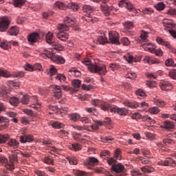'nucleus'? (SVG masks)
Wrapping results in <instances>:
<instances>
[{"label":"nucleus","mask_w":176,"mask_h":176,"mask_svg":"<svg viewBox=\"0 0 176 176\" xmlns=\"http://www.w3.org/2000/svg\"><path fill=\"white\" fill-rule=\"evenodd\" d=\"M19 27L17 26H12L10 30L8 31L9 35L16 36L19 34Z\"/></svg>","instance_id":"obj_28"},{"label":"nucleus","mask_w":176,"mask_h":176,"mask_svg":"<svg viewBox=\"0 0 176 176\" xmlns=\"http://www.w3.org/2000/svg\"><path fill=\"white\" fill-rule=\"evenodd\" d=\"M162 128L170 131V130H173V129H175V125L174 124V122L170 120H166L163 122Z\"/></svg>","instance_id":"obj_19"},{"label":"nucleus","mask_w":176,"mask_h":176,"mask_svg":"<svg viewBox=\"0 0 176 176\" xmlns=\"http://www.w3.org/2000/svg\"><path fill=\"white\" fill-rule=\"evenodd\" d=\"M54 8H57L58 9H60V10H64L65 8H67V5L61 1H56L54 3Z\"/></svg>","instance_id":"obj_30"},{"label":"nucleus","mask_w":176,"mask_h":176,"mask_svg":"<svg viewBox=\"0 0 176 176\" xmlns=\"http://www.w3.org/2000/svg\"><path fill=\"white\" fill-rule=\"evenodd\" d=\"M168 76H170L171 79H174L175 80H176V69L170 70L168 72Z\"/></svg>","instance_id":"obj_61"},{"label":"nucleus","mask_w":176,"mask_h":176,"mask_svg":"<svg viewBox=\"0 0 176 176\" xmlns=\"http://www.w3.org/2000/svg\"><path fill=\"white\" fill-rule=\"evenodd\" d=\"M118 159L115 158L114 157H107V163L109 166H115L116 164V162Z\"/></svg>","instance_id":"obj_31"},{"label":"nucleus","mask_w":176,"mask_h":176,"mask_svg":"<svg viewBox=\"0 0 176 176\" xmlns=\"http://www.w3.org/2000/svg\"><path fill=\"white\" fill-rule=\"evenodd\" d=\"M20 150H14L11 151V154L9 155L10 163L6 166V169L9 171H13L14 170V164H17L19 162V157L17 155H20Z\"/></svg>","instance_id":"obj_3"},{"label":"nucleus","mask_w":176,"mask_h":176,"mask_svg":"<svg viewBox=\"0 0 176 176\" xmlns=\"http://www.w3.org/2000/svg\"><path fill=\"white\" fill-rule=\"evenodd\" d=\"M159 86L164 91H168L173 89V85L168 81H161Z\"/></svg>","instance_id":"obj_13"},{"label":"nucleus","mask_w":176,"mask_h":176,"mask_svg":"<svg viewBox=\"0 0 176 176\" xmlns=\"http://www.w3.org/2000/svg\"><path fill=\"white\" fill-rule=\"evenodd\" d=\"M25 3V0H14V6L15 8H21Z\"/></svg>","instance_id":"obj_39"},{"label":"nucleus","mask_w":176,"mask_h":176,"mask_svg":"<svg viewBox=\"0 0 176 176\" xmlns=\"http://www.w3.org/2000/svg\"><path fill=\"white\" fill-rule=\"evenodd\" d=\"M8 138H9V135L0 134V145H2V144H5V142L8 141Z\"/></svg>","instance_id":"obj_51"},{"label":"nucleus","mask_w":176,"mask_h":176,"mask_svg":"<svg viewBox=\"0 0 176 176\" xmlns=\"http://www.w3.org/2000/svg\"><path fill=\"white\" fill-rule=\"evenodd\" d=\"M111 113H118L120 116H126L127 115V109L125 108H118L117 107L113 106L110 109Z\"/></svg>","instance_id":"obj_11"},{"label":"nucleus","mask_w":176,"mask_h":176,"mask_svg":"<svg viewBox=\"0 0 176 176\" xmlns=\"http://www.w3.org/2000/svg\"><path fill=\"white\" fill-rule=\"evenodd\" d=\"M109 68L111 71H116V69H119V68H120V65L118 63H110Z\"/></svg>","instance_id":"obj_58"},{"label":"nucleus","mask_w":176,"mask_h":176,"mask_svg":"<svg viewBox=\"0 0 176 176\" xmlns=\"http://www.w3.org/2000/svg\"><path fill=\"white\" fill-rule=\"evenodd\" d=\"M161 116L163 119H168V118H170L176 122V114H173L170 116V114L162 113Z\"/></svg>","instance_id":"obj_43"},{"label":"nucleus","mask_w":176,"mask_h":176,"mask_svg":"<svg viewBox=\"0 0 176 176\" xmlns=\"http://www.w3.org/2000/svg\"><path fill=\"white\" fill-rule=\"evenodd\" d=\"M84 65L87 67L88 71L91 72L92 74H99V75H106L107 74V67L105 65H98L97 63H91V60L89 58H85L82 61Z\"/></svg>","instance_id":"obj_2"},{"label":"nucleus","mask_w":176,"mask_h":176,"mask_svg":"<svg viewBox=\"0 0 176 176\" xmlns=\"http://www.w3.org/2000/svg\"><path fill=\"white\" fill-rule=\"evenodd\" d=\"M121 43L124 46H129L130 44V41H129V38L124 37L121 39Z\"/></svg>","instance_id":"obj_62"},{"label":"nucleus","mask_w":176,"mask_h":176,"mask_svg":"<svg viewBox=\"0 0 176 176\" xmlns=\"http://www.w3.org/2000/svg\"><path fill=\"white\" fill-rule=\"evenodd\" d=\"M0 163L1 164H3V166H9V162H8V159L5 157L4 156L0 155Z\"/></svg>","instance_id":"obj_53"},{"label":"nucleus","mask_w":176,"mask_h":176,"mask_svg":"<svg viewBox=\"0 0 176 176\" xmlns=\"http://www.w3.org/2000/svg\"><path fill=\"white\" fill-rule=\"evenodd\" d=\"M125 59L129 64H131L133 63H137V60L134 58V56L129 54L125 56Z\"/></svg>","instance_id":"obj_33"},{"label":"nucleus","mask_w":176,"mask_h":176,"mask_svg":"<svg viewBox=\"0 0 176 176\" xmlns=\"http://www.w3.org/2000/svg\"><path fill=\"white\" fill-rule=\"evenodd\" d=\"M65 24H59L58 25V29L59 30V32L56 34V36L58 39L60 41H63L65 42L68 39V34L67 32H64V31H68L69 30V27H72L74 24H75V21L71 19L69 16H66L65 19Z\"/></svg>","instance_id":"obj_1"},{"label":"nucleus","mask_w":176,"mask_h":176,"mask_svg":"<svg viewBox=\"0 0 176 176\" xmlns=\"http://www.w3.org/2000/svg\"><path fill=\"white\" fill-rule=\"evenodd\" d=\"M56 79L57 80H59V82H60V83H63V82H65L67 77H65V76L64 74H59L56 76Z\"/></svg>","instance_id":"obj_54"},{"label":"nucleus","mask_w":176,"mask_h":176,"mask_svg":"<svg viewBox=\"0 0 176 176\" xmlns=\"http://www.w3.org/2000/svg\"><path fill=\"white\" fill-rule=\"evenodd\" d=\"M55 50L56 49H54V47H53V49L51 50L44 49V50L43 51V53H41V56L44 57V58H51L52 60V58L54 56V53H53V52H54Z\"/></svg>","instance_id":"obj_18"},{"label":"nucleus","mask_w":176,"mask_h":176,"mask_svg":"<svg viewBox=\"0 0 176 176\" xmlns=\"http://www.w3.org/2000/svg\"><path fill=\"white\" fill-rule=\"evenodd\" d=\"M74 174L75 176H90L89 173H87L85 171L76 170L74 171Z\"/></svg>","instance_id":"obj_41"},{"label":"nucleus","mask_w":176,"mask_h":176,"mask_svg":"<svg viewBox=\"0 0 176 176\" xmlns=\"http://www.w3.org/2000/svg\"><path fill=\"white\" fill-rule=\"evenodd\" d=\"M72 149H74V151H80L82 149V145L78 143H74L72 144Z\"/></svg>","instance_id":"obj_60"},{"label":"nucleus","mask_w":176,"mask_h":176,"mask_svg":"<svg viewBox=\"0 0 176 176\" xmlns=\"http://www.w3.org/2000/svg\"><path fill=\"white\" fill-rule=\"evenodd\" d=\"M148 112L151 113V115H157V113L160 112V110L159 109V108L154 107L150 108L148 109Z\"/></svg>","instance_id":"obj_52"},{"label":"nucleus","mask_w":176,"mask_h":176,"mask_svg":"<svg viewBox=\"0 0 176 176\" xmlns=\"http://www.w3.org/2000/svg\"><path fill=\"white\" fill-rule=\"evenodd\" d=\"M7 100H9L10 104L13 105L14 107H17V105L20 104V99H19V98L15 96H12V97L8 96V98H7Z\"/></svg>","instance_id":"obj_24"},{"label":"nucleus","mask_w":176,"mask_h":176,"mask_svg":"<svg viewBox=\"0 0 176 176\" xmlns=\"http://www.w3.org/2000/svg\"><path fill=\"white\" fill-rule=\"evenodd\" d=\"M100 9L102 12H103V13L104 14V16H109V14H111V12L113 10V6H108L104 3V4L100 6Z\"/></svg>","instance_id":"obj_14"},{"label":"nucleus","mask_w":176,"mask_h":176,"mask_svg":"<svg viewBox=\"0 0 176 176\" xmlns=\"http://www.w3.org/2000/svg\"><path fill=\"white\" fill-rule=\"evenodd\" d=\"M51 126L53 129H61L64 124L60 122H52Z\"/></svg>","instance_id":"obj_44"},{"label":"nucleus","mask_w":176,"mask_h":176,"mask_svg":"<svg viewBox=\"0 0 176 176\" xmlns=\"http://www.w3.org/2000/svg\"><path fill=\"white\" fill-rule=\"evenodd\" d=\"M143 122H147L150 123V124H155L156 122L152 119V118L149 117V116H144L142 118Z\"/></svg>","instance_id":"obj_34"},{"label":"nucleus","mask_w":176,"mask_h":176,"mask_svg":"<svg viewBox=\"0 0 176 176\" xmlns=\"http://www.w3.org/2000/svg\"><path fill=\"white\" fill-rule=\"evenodd\" d=\"M8 148H12V149H17L20 146V142L16 139H10L7 143Z\"/></svg>","instance_id":"obj_16"},{"label":"nucleus","mask_w":176,"mask_h":176,"mask_svg":"<svg viewBox=\"0 0 176 176\" xmlns=\"http://www.w3.org/2000/svg\"><path fill=\"white\" fill-rule=\"evenodd\" d=\"M52 91L54 93V96L56 98H61L63 96V91H61V86L60 85H54L52 87Z\"/></svg>","instance_id":"obj_12"},{"label":"nucleus","mask_w":176,"mask_h":176,"mask_svg":"<svg viewBox=\"0 0 176 176\" xmlns=\"http://www.w3.org/2000/svg\"><path fill=\"white\" fill-rule=\"evenodd\" d=\"M34 173L36 176H47V174L43 171L36 170Z\"/></svg>","instance_id":"obj_64"},{"label":"nucleus","mask_w":176,"mask_h":176,"mask_svg":"<svg viewBox=\"0 0 176 176\" xmlns=\"http://www.w3.org/2000/svg\"><path fill=\"white\" fill-rule=\"evenodd\" d=\"M102 103V100L99 99H93L91 102V105H94V107H101Z\"/></svg>","instance_id":"obj_46"},{"label":"nucleus","mask_w":176,"mask_h":176,"mask_svg":"<svg viewBox=\"0 0 176 176\" xmlns=\"http://www.w3.org/2000/svg\"><path fill=\"white\" fill-rule=\"evenodd\" d=\"M142 171L144 173H152L153 171V168H150L149 166H144L142 168Z\"/></svg>","instance_id":"obj_63"},{"label":"nucleus","mask_w":176,"mask_h":176,"mask_svg":"<svg viewBox=\"0 0 176 176\" xmlns=\"http://www.w3.org/2000/svg\"><path fill=\"white\" fill-rule=\"evenodd\" d=\"M160 164L161 166H175L176 162H175V161H174V160H173L172 158L169 157V158H166L164 161H161L160 162Z\"/></svg>","instance_id":"obj_20"},{"label":"nucleus","mask_w":176,"mask_h":176,"mask_svg":"<svg viewBox=\"0 0 176 176\" xmlns=\"http://www.w3.org/2000/svg\"><path fill=\"white\" fill-rule=\"evenodd\" d=\"M98 42L100 45H105V43H108V38L105 36V34H102L99 36L98 38Z\"/></svg>","instance_id":"obj_29"},{"label":"nucleus","mask_w":176,"mask_h":176,"mask_svg":"<svg viewBox=\"0 0 176 176\" xmlns=\"http://www.w3.org/2000/svg\"><path fill=\"white\" fill-rule=\"evenodd\" d=\"M53 33L52 32H48L46 34V42L49 45H51L52 46L54 47V49L56 50V52H61L63 49H64V47L61 45V44H58V43H56L54 39L53 38Z\"/></svg>","instance_id":"obj_4"},{"label":"nucleus","mask_w":176,"mask_h":176,"mask_svg":"<svg viewBox=\"0 0 176 176\" xmlns=\"http://www.w3.org/2000/svg\"><path fill=\"white\" fill-rule=\"evenodd\" d=\"M0 123H4L3 126L8 127V126H9V119H8L6 117L0 116Z\"/></svg>","instance_id":"obj_47"},{"label":"nucleus","mask_w":176,"mask_h":176,"mask_svg":"<svg viewBox=\"0 0 176 176\" xmlns=\"http://www.w3.org/2000/svg\"><path fill=\"white\" fill-rule=\"evenodd\" d=\"M143 47L144 50H147V52H150L151 53H154L156 56L159 57H162L163 56V51L161 49H155L154 47H151V43L143 44Z\"/></svg>","instance_id":"obj_7"},{"label":"nucleus","mask_w":176,"mask_h":176,"mask_svg":"<svg viewBox=\"0 0 176 176\" xmlns=\"http://www.w3.org/2000/svg\"><path fill=\"white\" fill-rule=\"evenodd\" d=\"M9 91L8 88L5 86L0 87V97H3V98H9Z\"/></svg>","instance_id":"obj_23"},{"label":"nucleus","mask_w":176,"mask_h":176,"mask_svg":"<svg viewBox=\"0 0 176 176\" xmlns=\"http://www.w3.org/2000/svg\"><path fill=\"white\" fill-rule=\"evenodd\" d=\"M54 63H56V64H64L65 63V59L63 56L54 54L52 58L51 59Z\"/></svg>","instance_id":"obj_21"},{"label":"nucleus","mask_w":176,"mask_h":176,"mask_svg":"<svg viewBox=\"0 0 176 176\" xmlns=\"http://www.w3.org/2000/svg\"><path fill=\"white\" fill-rule=\"evenodd\" d=\"M111 170L117 174H120V173H124V166L122 164H116L111 166Z\"/></svg>","instance_id":"obj_15"},{"label":"nucleus","mask_w":176,"mask_h":176,"mask_svg":"<svg viewBox=\"0 0 176 176\" xmlns=\"http://www.w3.org/2000/svg\"><path fill=\"white\" fill-rule=\"evenodd\" d=\"M21 102L23 105H27V104L30 102V96L28 95L23 96Z\"/></svg>","instance_id":"obj_56"},{"label":"nucleus","mask_w":176,"mask_h":176,"mask_svg":"<svg viewBox=\"0 0 176 176\" xmlns=\"http://www.w3.org/2000/svg\"><path fill=\"white\" fill-rule=\"evenodd\" d=\"M38 39H39V33H32L28 37V41L32 43L38 42Z\"/></svg>","instance_id":"obj_25"},{"label":"nucleus","mask_w":176,"mask_h":176,"mask_svg":"<svg viewBox=\"0 0 176 176\" xmlns=\"http://www.w3.org/2000/svg\"><path fill=\"white\" fill-rule=\"evenodd\" d=\"M69 118L70 119V120H72L73 122H78V120H79V119L80 118V116L77 113H74L69 114Z\"/></svg>","instance_id":"obj_32"},{"label":"nucleus","mask_w":176,"mask_h":176,"mask_svg":"<svg viewBox=\"0 0 176 176\" xmlns=\"http://www.w3.org/2000/svg\"><path fill=\"white\" fill-rule=\"evenodd\" d=\"M155 8L157 10L162 12V10H164L166 8V4H164L163 2H160L155 6Z\"/></svg>","instance_id":"obj_37"},{"label":"nucleus","mask_w":176,"mask_h":176,"mask_svg":"<svg viewBox=\"0 0 176 176\" xmlns=\"http://www.w3.org/2000/svg\"><path fill=\"white\" fill-rule=\"evenodd\" d=\"M20 142L25 144V142H32L34 136L32 135H23L19 137Z\"/></svg>","instance_id":"obj_17"},{"label":"nucleus","mask_w":176,"mask_h":176,"mask_svg":"<svg viewBox=\"0 0 176 176\" xmlns=\"http://www.w3.org/2000/svg\"><path fill=\"white\" fill-rule=\"evenodd\" d=\"M10 25V21L8 17H2L0 19V31L3 32L6 31L8 28H9V25Z\"/></svg>","instance_id":"obj_9"},{"label":"nucleus","mask_w":176,"mask_h":176,"mask_svg":"<svg viewBox=\"0 0 176 176\" xmlns=\"http://www.w3.org/2000/svg\"><path fill=\"white\" fill-rule=\"evenodd\" d=\"M121 154H122V151L120 150V148H117L115 151L113 157L118 160H122V157H120Z\"/></svg>","instance_id":"obj_48"},{"label":"nucleus","mask_w":176,"mask_h":176,"mask_svg":"<svg viewBox=\"0 0 176 176\" xmlns=\"http://www.w3.org/2000/svg\"><path fill=\"white\" fill-rule=\"evenodd\" d=\"M82 81L80 80L74 79L72 80V85L74 89H79L80 87V85Z\"/></svg>","instance_id":"obj_35"},{"label":"nucleus","mask_w":176,"mask_h":176,"mask_svg":"<svg viewBox=\"0 0 176 176\" xmlns=\"http://www.w3.org/2000/svg\"><path fill=\"white\" fill-rule=\"evenodd\" d=\"M107 156H111V152L107 150H103L100 153V157H102V159H105Z\"/></svg>","instance_id":"obj_50"},{"label":"nucleus","mask_w":176,"mask_h":176,"mask_svg":"<svg viewBox=\"0 0 176 176\" xmlns=\"http://www.w3.org/2000/svg\"><path fill=\"white\" fill-rule=\"evenodd\" d=\"M165 65L166 67H175L176 64H174V60L173 58H168L165 61Z\"/></svg>","instance_id":"obj_45"},{"label":"nucleus","mask_w":176,"mask_h":176,"mask_svg":"<svg viewBox=\"0 0 176 176\" xmlns=\"http://www.w3.org/2000/svg\"><path fill=\"white\" fill-rule=\"evenodd\" d=\"M109 40L111 43H114L116 45H120V42H119V34L117 32H109Z\"/></svg>","instance_id":"obj_10"},{"label":"nucleus","mask_w":176,"mask_h":176,"mask_svg":"<svg viewBox=\"0 0 176 176\" xmlns=\"http://www.w3.org/2000/svg\"><path fill=\"white\" fill-rule=\"evenodd\" d=\"M100 108L102 111H110L111 112V108H113V106H111L109 103L102 101L100 104Z\"/></svg>","instance_id":"obj_26"},{"label":"nucleus","mask_w":176,"mask_h":176,"mask_svg":"<svg viewBox=\"0 0 176 176\" xmlns=\"http://www.w3.org/2000/svg\"><path fill=\"white\" fill-rule=\"evenodd\" d=\"M103 123L101 121H97L94 122V124L91 125V129L93 130H98L100 126H102Z\"/></svg>","instance_id":"obj_55"},{"label":"nucleus","mask_w":176,"mask_h":176,"mask_svg":"<svg viewBox=\"0 0 176 176\" xmlns=\"http://www.w3.org/2000/svg\"><path fill=\"white\" fill-rule=\"evenodd\" d=\"M67 6L68 9H72L74 12H76L79 9V6L76 3H70Z\"/></svg>","instance_id":"obj_40"},{"label":"nucleus","mask_w":176,"mask_h":176,"mask_svg":"<svg viewBox=\"0 0 176 176\" xmlns=\"http://www.w3.org/2000/svg\"><path fill=\"white\" fill-rule=\"evenodd\" d=\"M124 27H125L126 30H131V28H133L134 24L131 21H126L124 23Z\"/></svg>","instance_id":"obj_59"},{"label":"nucleus","mask_w":176,"mask_h":176,"mask_svg":"<svg viewBox=\"0 0 176 176\" xmlns=\"http://www.w3.org/2000/svg\"><path fill=\"white\" fill-rule=\"evenodd\" d=\"M67 159L69 162V164H73L74 166H76V164H78V158H76V157L69 156V157H67Z\"/></svg>","instance_id":"obj_36"},{"label":"nucleus","mask_w":176,"mask_h":176,"mask_svg":"<svg viewBox=\"0 0 176 176\" xmlns=\"http://www.w3.org/2000/svg\"><path fill=\"white\" fill-rule=\"evenodd\" d=\"M99 163L100 161L97 158L94 157H89L84 161V166H86L89 169H91L94 166H98Z\"/></svg>","instance_id":"obj_6"},{"label":"nucleus","mask_w":176,"mask_h":176,"mask_svg":"<svg viewBox=\"0 0 176 176\" xmlns=\"http://www.w3.org/2000/svg\"><path fill=\"white\" fill-rule=\"evenodd\" d=\"M1 76H3V78H9L10 77V73L7 70L0 69V78Z\"/></svg>","instance_id":"obj_42"},{"label":"nucleus","mask_w":176,"mask_h":176,"mask_svg":"<svg viewBox=\"0 0 176 176\" xmlns=\"http://www.w3.org/2000/svg\"><path fill=\"white\" fill-rule=\"evenodd\" d=\"M164 27L165 30L167 28H175L176 30V23L173 21H164Z\"/></svg>","instance_id":"obj_27"},{"label":"nucleus","mask_w":176,"mask_h":176,"mask_svg":"<svg viewBox=\"0 0 176 176\" xmlns=\"http://www.w3.org/2000/svg\"><path fill=\"white\" fill-rule=\"evenodd\" d=\"M44 163L46 164H54V161L53 160V157L50 156L45 157L43 160Z\"/></svg>","instance_id":"obj_49"},{"label":"nucleus","mask_w":176,"mask_h":176,"mask_svg":"<svg viewBox=\"0 0 176 176\" xmlns=\"http://www.w3.org/2000/svg\"><path fill=\"white\" fill-rule=\"evenodd\" d=\"M94 7L91 6H84L82 7L83 12L87 13L86 16L88 17L87 21H91L92 23H96V21H97V19H93V17H91V14H90L94 12Z\"/></svg>","instance_id":"obj_5"},{"label":"nucleus","mask_w":176,"mask_h":176,"mask_svg":"<svg viewBox=\"0 0 176 176\" xmlns=\"http://www.w3.org/2000/svg\"><path fill=\"white\" fill-rule=\"evenodd\" d=\"M156 41H157V43H159L160 45H163L164 46H166V47H167L168 49H170V50L173 49V46H171V44H170V43H168V41H164L161 37H157Z\"/></svg>","instance_id":"obj_22"},{"label":"nucleus","mask_w":176,"mask_h":176,"mask_svg":"<svg viewBox=\"0 0 176 176\" xmlns=\"http://www.w3.org/2000/svg\"><path fill=\"white\" fill-rule=\"evenodd\" d=\"M0 47L3 49V50H9V49H10V44L8 41L1 42L0 44Z\"/></svg>","instance_id":"obj_38"},{"label":"nucleus","mask_w":176,"mask_h":176,"mask_svg":"<svg viewBox=\"0 0 176 176\" xmlns=\"http://www.w3.org/2000/svg\"><path fill=\"white\" fill-rule=\"evenodd\" d=\"M168 16H171L172 17H176V9L170 8L166 12Z\"/></svg>","instance_id":"obj_57"},{"label":"nucleus","mask_w":176,"mask_h":176,"mask_svg":"<svg viewBox=\"0 0 176 176\" xmlns=\"http://www.w3.org/2000/svg\"><path fill=\"white\" fill-rule=\"evenodd\" d=\"M118 5L120 8H126V9H128L131 12H136L137 11V10H135V8H134V6H133L131 2H130V1H129V0H121L119 2Z\"/></svg>","instance_id":"obj_8"}]
</instances>
